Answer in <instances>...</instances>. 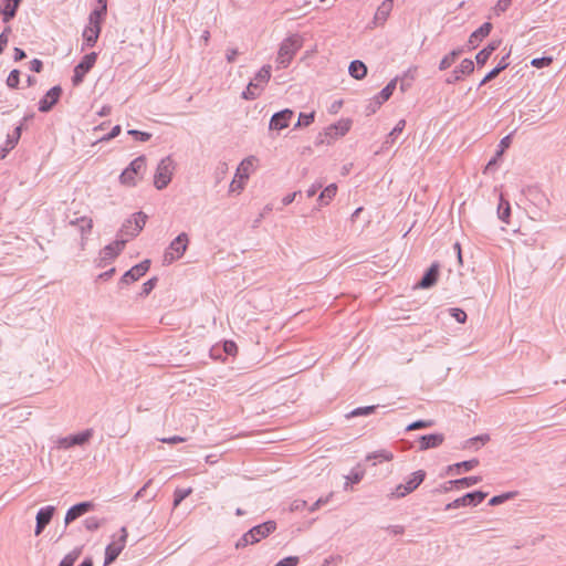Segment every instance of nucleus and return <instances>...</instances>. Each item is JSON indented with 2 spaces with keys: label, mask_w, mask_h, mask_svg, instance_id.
Segmentation results:
<instances>
[{
  "label": "nucleus",
  "mask_w": 566,
  "mask_h": 566,
  "mask_svg": "<svg viewBox=\"0 0 566 566\" xmlns=\"http://www.w3.org/2000/svg\"><path fill=\"white\" fill-rule=\"evenodd\" d=\"M302 46L303 40L298 34H292L284 39L276 56L277 69H286Z\"/></svg>",
  "instance_id": "1"
},
{
  "label": "nucleus",
  "mask_w": 566,
  "mask_h": 566,
  "mask_svg": "<svg viewBox=\"0 0 566 566\" xmlns=\"http://www.w3.org/2000/svg\"><path fill=\"white\" fill-rule=\"evenodd\" d=\"M276 530V523L274 521H268L259 524L247 533H244L237 542L235 547L241 548L248 545L259 543L262 538L268 537L271 533Z\"/></svg>",
  "instance_id": "2"
},
{
  "label": "nucleus",
  "mask_w": 566,
  "mask_h": 566,
  "mask_svg": "<svg viewBox=\"0 0 566 566\" xmlns=\"http://www.w3.org/2000/svg\"><path fill=\"white\" fill-rule=\"evenodd\" d=\"M147 221V214L143 211L134 213L130 218H128L122 226L118 231V239H127V241L136 235L143 230Z\"/></svg>",
  "instance_id": "3"
},
{
  "label": "nucleus",
  "mask_w": 566,
  "mask_h": 566,
  "mask_svg": "<svg viewBox=\"0 0 566 566\" xmlns=\"http://www.w3.org/2000/svg\"><path fill=\"white\" fill-rule=\"evenodd\" d=\"M256 161L254 156H250L244 158L237 168L235 176L230 184L229 191L240 193L245 185L247 179L249 178L254 163Z\"/></svg>",
  "instance_id": "4"
},
{
  "label": "nucleus",
  "mask_w": 566,
  "mask_h": 566,
  "mask_svg": "<svg viewBox=\"0 0 566 566\" xmlns=\"http://www.w3.org/2000/svg\"><path fill=\"white\" fill-rule=\"evenodd\" d=\"M174 169V160L169 156L163 158L159 161L154 176V186L158 190L166 188L168 184L171 181Z\"/></svg>",
  "instance_id": "5"
},
{
  "label": "nucleus",
  "mask_w": 566,
  "mask_h": 566,
  "mask_svg": "<svg viewBox=\"0 0 566 566\" xmlns=\"http://www.w3.org/2000/svg\"><path fill=\"white\" fill-rule=\"evenodd\" d=\"M426 478V472L423 470H418L413 472L406 483L399 484L395 488V490L390 493V499H402L406 495L412 493L418 486L423 482Z\"/></svg>",
  "instance_id": "6"
},
{
  "label": "nucleus",
  "mask_w": 566,
  "mask_h": 566,
  "mask_svg": "<svg viewBox=\"0 0 566 566\" xmlns=\"http://www.w3.org/2000/svg\"><path fill=\"white\" fill-rule=\"evenodd\" d=\"M127 537H128L127 528L125 526H123L120 528L119 536L116 537L114 535L112 542L106 546L104 566H108L119 556V554L123 552V549L126 546Z\"/></svg>",
  "instance_id": "7"
},
{
  "label": "nucleus",
  "mask_w": 566,
  "mask_h": 566,
  "mask_svg": "<svg viewBox=\"0 0 566 566\" xmlns=\"http://www.w3.org/2000/svg\"><path fill=\"white\" fill-rule=\"evenodd\" d=\"M188 242V235L184 232L175 238L165 251L164 263L170 264L180 259L187 250Z\"/></svg>",
  "instance_id": "8"
},
{
  "label": "nucleus",
  "mask_w": 566,
  "mask_h": 566,
  "mask_svg": "<svg viewBox=\"0 0 566 566\" xmlns=\"http://www.w3.org/2000/svg\"><path fill=\"white\" fill-rule=\"evenodd\" d=\"M93 437V430L86 429L82 432L70 434L67 437L57 438L55 440V446L59 449H70L75 446H84L86 444L91 438Z\"/></svg>",
  "instance_id": "9"
},
{
  "label": "nucleus",
  "mask_w": 566,
  "mask_h": 566,
  "mask_svg": "<svg viewBox=\"0 0 566 566\" xmlns=\"http://www.w3.org/2000/svg\"><path fill=\"white\" fill-rule=\"evenodd\" d=\"M97 59L95 52L88 53L83 56L82 61L75 66L72 82L74 85H78L83 82L85 75L94 66Z\"/></svg>",
  "instance_id": "10"
},
{
  "label": "nucleus",
  "mask_w": 566,
  "mask_h": 566,
  "mask_svg": "<svg viewBox=\"0 0 566 566\" xmlns=\"http://www.w3.org/2000/svg\"><path fill=\"white\" fill-rule=\"evenodd\" d=\"M126 242H127V239H118L117 238L114 242L106 245L101 251L98 266H103V265H105V263L113 261L124 249Z\"/></svg>",
  "instance_id": "11"
},
{
  "label": "nucleus",
  "mask_w": 566,
  "mask_h": 566,
  "mask_svg": "<svg viewBox=\"0 0 566 566\" xmlns=\"http://www.w3.org/2000/svg\"><path fill=\"white\" fill-rule=\"evenodd\" d=\"M150 261L145 260L136 265H134L132 269L126 271L124 275L119 280V285H126L130 284L137 280H139L143 275L146 274V272L149 270Z\"/></svg>",
  "instance_id": "12"
},
{
  "label": "nucleus",
  "mask_w": 566,
  "mask_h": 566,
  "mask_svg": "<svg viewBox=\"0 0 566 566\" xmlns=\"http://www.w3.org/2000/svg\"><path fill=\"white\" fill-rule=\"evenodd\" d=\"M352 126V120L347 118L339 119L337 123L329 125L324 130V136L331 140L337 139L338 137L344 136Z\"/></svg>",
  "instance_id": "13"
},
{
  "label": "nucleus",
  "mask_w": 566,
  "mask_h": 566,
  "mask_svg": "<svg viewBox=\"0 0 566 566\" xmlns=\"http://www.w3.org/2000/svg\"><path fill=\"white\" fill-rule=\"evenodd\" d=\"M294 116V112L290 108H285L272 115L270 119V129L282 130L290 125L291 119Z\"/></svg>",
  "instance_id": "14"
},
{
  "label": "nucleus",
  "mask_w": 566,
  "mask_h": 566,
  "mask_svg": "<svg viewBox=\"0 0 566 566\" xmlns=\"http://www.w3.org/2000/svg\"><path fill=\"white\" fill-rule=\"evenodd\" d=\"M444 440V436L442 433H429L418 436L415 440V443L418 444V449L420 451H424L428 449L439 447Z\"/></svg>",
  "instance_id": "15"
},
{
  "label": "nucleus",
  "mask_w": 566,
  "mask_h": 566,
  "mask_svg": "<svg viewBox=\"0 0 566 566\" xmlns=\"http://www.w3.org/2000/svg\"><path fill=\"white\" fill-rule=\"evenodd\" d=\"M62 94V88L60 86H53L50 88L46 94L39 102V111L42 113H46L51 111V108L59 102Z\"/></svg>",
  "instance_id": "16"
},
{
  "label": "nucleus",
  "mask_w": 566,
  "mask_h": 566,
  "mask_svg": "<svg viewBox=\"0 0 566 566\" xmlns=\"http://www.w3.org/2000/svg\"><path fill=\"white\" fill-rule=\"evenodd\" d=\"M55 512V507L52 505H48L41 507L36 514V525H35V535H40L46 525L51 522L53 514Z\"/></svg>",
  "instance_id": "17"
},
{
  "label": "nucleus",
  "mask_w": 566,
  "mask_h": 566,
  "mask_svg": "<svg viewBox=\"0 0 566 566\" xmlns=\"http://www.w3.org/2000/svg\"><path fill=\"white\" fill-rule=\"evenodd\" d=\"M474 71V63L470 59H464L460 65L447 78V83L452 84L461 80L462 75L470 74Z\"/></svg>",
  "instance_id": "18"
},
{
  "label": "nucleus",
  "mask_w": 566,
  "mask_h": 566,
  "mask_svg": "<svg viewBox=\"0 0 566 566\" xmlns=\"http://www.w3.org/2000/svg\"><path fill=\"white\" fill-rule=\"evenodd\" d=\"M92 507L93 504L91 502H81L78 504L73 505L67 510L65 514V524H70L71 522L75 521L76 518L88 512Z\"/></svg>",
  "instance_id": "19"
},
{
  "label": "nucleus",
  "mask_w": 566,
  "mask_h": 566,
  "mask_svg": "<svg viewBox=\"0 0 566 566\" xmlns=\"http://www.w3.org/2000/svg\"><path fill=\"white\" fill-rule=\"evenodd\" d=\"M438 276L439 265L433 263L423 274L421 280L418 282L417 286L421 289L432 287L437 283Z\"/></svg>",
  "instance_id": "20"
},
{
  "label": "nucleus",
  "mask_w": 566,
  "mask_h": 566,
  "mask_svg": "<svg viewBox=\"0 0 566 566\" xmlns=\"http://www.w3.org/2000/svg\"><path fill=\"white\" fill-rule=\"evenodd\" d=\"M488 493L482 491H474L464 494L463 496L458 499L460 506H476L480 504L485 497Z\"/></svg>",
  "instance_id": "21"
},
{
  "label": "nucleus",
  "mask_w": 566,
  "mask_h": 566,
  "mask_svg": "<svg viewBox=\"0 0 566 566\" xmlns=\"http://www.w3.org/2000/svg\"><path fill=\"white\" fill-rule=\"evenodd\" d=\"M492 24L484 22L479 29H476L469 38V44L475 48L485 36L490 34Z\"/></svg>",
  "instance_id": "22"
},
{
  "label": "nucleus",
  "mask_w": 566,
  "mask_h": 566,
  "mask_svg": "<svg viewBox=\"0 0 566 566\" xmlns=\"http://www.w3.org/2000/svg\"><path fill=\"white\" fill-rule=\"evenodd\" d=\"M99 33H101V25H94V24L88 23V25L83 31V39H84L85 45L88 48L94 46L98 39Z\"/></svg>",
  "instance_id": "23"
},
{
  "label": "nucleus",
  "mask_w": 566,
  "mask_h": 566,
  "mask_svg": "<svg viewBox=\"0 0 566 566\" xmlns=\"http://www.w3.org/2000/svg\"><path fill=\"white\" fill-rule=\"evenodd\" d=\"M479 464L478 459H471L462 462L454 463L452 465L448 467V473L452 474H460L462 471L468 472L473 470Z\"/></svg>",
  "instance_id": "24"
},
{
  "label": "nucleus",
  "mask_w": 566,
  "mask_h": 566,
  "mask_svg": "<svg viewBox=\"0 0 566 566\" xmlns=\"http://www.w3.org/2000/svg\"><path fill=\"white\" fill-rule=\"evenodd\" d=\"M406 127V120L400 119L392 130L387 135L385 142L382 143L381 150L388 149L395 142L398 135L402 133Z\"/></svg>",
  "instance_id": "25"
},
{
  "label": "nucleus",
  "mask_w": 566,
  "mask_h": 566,
  "mask_svg": "<svg viewBox=\"0 0 566 566\" xmlns=\"http://www.w3.org/2000/svg\"><path fill=\"white\" fill-rule=\"evenodd\" d=\"M70 224L76 226L78 228V230L81 231L82 235H84L85 233L91 232L92 227H93V220L88 217H81L75 220H72L70 222ZM84 244H85V238L82 237V242H81L82 248L84 247Z\"/></svg>",
  "instance_id": "26"
},
{
  "label": "nucleus",
  "mask_w": 566,
  "mask_h": 566,
  "mask_svg": "<svg viewBox=\"0 0 566 566\" xmlns=\"http://www.w3.org/2000/svg\"><path fill=\"white\" fill-rule=\"evenodd\" d=\"M398 77L392 78L376 96L377 105H382L392 95L397 86Z\"/></svg>",
  "instance_id": "27"
},
{
  "label": "nucleus",
  "mask_w": 566,
  "mask_h": 566,
  "mask_svg": "<svg viewBox=\"0 0 566 566\" xmlns=\"http://www.w3.org/2000/svg\"><path fill=\"white\" fill-rule=\"evenodd\" d=\"M392 7H394L392 0H384L375 13V21L379 22V23H384L388 19V17L392 10Z\"/></svg>",
  "instance_id": "28"
},
{
  "label": "nucleus",
  "mask_w": 566,
  "mask_h": 566,
  "mask_svg": "<svg viewBox=\"0 0 566 566\" xmlns=\"http://www.w3.org/2000/svg\"><path fill=\"white\" fill-rule=\"evenodd\" d=\"M490 440L489 434H480L463 441L461 448L462 449H472L479 450L482 446H484Z\"/></svg>",
  "instance_id": "29"
},
{
  "label": "nucleus",
  "mask_w": 566,
  "mask_h": 566,
  "mask_svg": "<svg viewBox=\"0 0 566 566\" xmlns=\"http://www.w3.org/2000/svg\"><path fill=\"white\" fill-rule=\"evenodd\" d=\"M348 72L352 77H354L356 80H361L367 74V67H366L365 63H363L361 61L355 60V61L350 62V64L348 66Z\"/></svg>",
  "instance_id": "30"
},
{
  "label": "nucleus",
  "mask_w": 566,
  "mask_h": 566,
  "mask_svg": "<svg viewBox=\"0 0 566 566\" xmlns=\"http://www.w3.org/2000/svg\"><path fill=\"white\" fill-rule=\"evenodd\" d=\"M21 0H4L3 22H9L17 14Z\"/></svg>",
  "instance_id": "31"
},
{
  "label": "nucleus",
  "mask_w": 566,
  "mask_h": 566,
  "mask_svg": "<svg viewBox=\"0 0 566 566\" xmlns=\"http://www.w3.org/2000/svg\"><path fill=\"white\" fill-rule=\"evenodd\" d=\"M271 77V66L264 65L259 72L255 74L254 78L251 82L259 84V88L263 90L264 85L270 81Z\"/></svg>",
  "instance_id": "32"
},
{
  "label": "nucleus",
  "mask_w": 566,
  "mask_h": 566,
  "mask_svg": "<svg viewBox=\"0 0 566 566\" xmlns=\"http://www.w3.org/2000/svg\"><path fill=\"white\" fill-rule=\"evenodd\" d=\"M482 481L481 476H467L457 480L448 481V484L454 485L458 489L470 488Z\"/></svg>",
  "instance_id": "33"
},
{
  "label": "nucleus",
  "mask_w": 566,
  "mask_h": 566,
  "mask_svg": "<svg viewBox=\"0 0 566 566\" xmlns=\"http://www.w3.org/2000/svg\"><path fill=\"white\" fill-rule=\"evenodd\" d=\"M392 458H394V454L390 451L382 449V450H378L373 453H369L366 457V461H373V465H376L377 462L391 461Z\"/></svg>",
  "instance_id": "34"
},
{
  "label": "nucleus",
  "mask_w": 566,
  "mask_h": 566,
  "mask_svg": "<svg viewBox=\"0 0 566 566\" xmlns=\"http://www.w3.org/2000/svg\"><path fill=\"white\" fill-rule=\"evenodd\" d=\"M337 186L335 184L328 185L319 195L318 202L321 206H326L336 196Z\"/></svg>",
  "instance_id": "35"
},
{
  "label": "nucleus",
  "mask_w": 566,
  "mask_h": 566,
  "mask_svg": "<svg viewBox=\"0 0 566 566\" xmlns=\"http://www.w3.org/2000/svg\"><path fill=\"white\" fill-rule=\"evenodd\" d=\"M497 43L492 42L486 48L481 50L475 56L478 65H484L491 54L497 49Z\"/></svg>",
  "instance_id": "36"
},
{
  "label": "nucleus",
  "mask_w": 566,
  "mask_h": 566,
  "mask_svg": "<svg viewBox=\"0 0 566 566\" xmlns=\"http://www.w3.org/2000/svg\"><path fill=\"white\" fill-rule=\"evenodd\" d=\"M497 216L499 219L505 223H509V218L511 216V207L509 201H506L502 196L500 197V202L497 206Z\"/></svg>",
  "instance_id": "37"
},
{
  "label": "nucleus",
  "mask_w": 566,
  "mask_h": 566,
  "mask_svg": "<svg viewBox=\"0 0 566 566\" xmlns=\"http://www.w3.org/2000/svg\"><path fill=\"white\" fill-rule=\"evenodd\" d=\"M107 4H98L96 9H94L88 17V23L94 25H101V19L106 14Z\"/></svg>",
  "instance_id": "38"
},
{
  "label": "nucleus",
  "mask_w": 566,
  "mask_h": 566,
  "mask_svg": "<svg viewBox=\"0 0 566 566\" xmlns=\"http://www.w3.org/2000/svg\"><path fill=\"white\" fill-rule=\"evenodd\" d=\"M365 475V471L360 468V465H357L354 468L348 475H346V484L345 488L349 484H357L359 483Z\"/></svg>",
  "instance_id": "39"
},
{
  "label": "nucleus",
  "mask_w": 566,
  "mask_h": 566,
  "mask_svg": "<svg viewBox=\"0 0 566 566\" xmlns=\"http://www.w3.org/2000/svg\"><path fill=\"white\" fill-rule=\"evenodd\" d=\"M378 408V406H367V407H358V408H355L353 409L352 411H349L348 413L345 415V418L347 420H349L350 418L353 417H358V416H368L373 412H375V410Z\"/></svg>",
  "instance_id": "40"
},
{
  "label": "nucleus",
  "mask_w": 566,
  "mask_h": 566,
  "mask_svg": "<svg viewBox=\"0 0 566 566\" xmlns=\"http://www.w3.org/2000/svg\"><path fill=\"white\" fill-rule=\"evenodd\" d=\"M127 168H129L130 171L135 172L138 176L142 175L146 170L145 156H139L135 158Z\"/></svg>",
  "instance_id": "41"
},
{
  "label": "nucleus",
  "mask_w": 566,
  "mask_h": 566,
  "mask_svg": "<svg viewBox=\"0 0 566 566\" xmlns=\"http://www.w3.org/2000/svg\"><path fill=\"white\" fill-rule=\"evenodd\" d=\"M261 91L262 90L259 88V84L250 82L245 91L242 92V97L248 101L254 99L260 95Z\"/></svg>",
  "instance_id": "42"
},
{
  "label": "nucleus",
  "mask_w": 566,
  "mask_h": 566,
  "mask_svg": "<svg viewBox=\"0 0 566 566\" xmlns=\"http://www.w3.org/2000/svg\"><path fill=\"white\" fill-rule=\"evenodd\" d=\"M314 118H315V113L314 112H311V113H300L298 119H297V123L294 126V129L310 126L314 122Z\"/></svg>",
  "instance_id": "43"
},
{
  "label": "nucleus",
  "mask_w": 566,
  "mask_h": 566,
  "mask_svg": "<svg viewBox=\"0 0 566 566\" xmlns=\"http://www.w3.org/2000/svg\"><path fill=\"white\" fill-rule=\"evenodd\" d=\"M138 175H136L135 172L130 171L129 168H126L119 176V180L123 185L125 186H135L136 185V178H137Z\"/></svg>",
  "instance_id": "44"
},
{
  "label": "nucleus",
  "mask_w": 566,
  "mask_h": 566,
  "mask_svg": "<svg viewBox=\"0 0 566 566\" xmlns=\"http://www.w3.org/2000/svg\"><path fill=\"white\" fill-rule=\"evenodd\" d=\"M460 53H461L460 50H454L451 53H449L448 55H446L440 61L439 69L441 71L449 69L454 63L455 59L459 56Z\"/></svg>",
  "instance_id": "45"
},
{
  "label": "nucleus",
  "mask_w": 566,
  "mask_h": 566,
  "mask_svg": "<svg viewBox=\"0 0 566 566\" xmlns=\"http://www.w3.org/2000/svg\"><path fill=\"white\" fill-rule=\"evenodd\" d=\"M192 493L191 488L187 489H176L174 492V507L179 506V504L190 494Z\"/></svg>",
  "instance_id": "46"
},
{
  "label": "nucleus",
  "mask_w": 566,
  "mask_h": 566,
  "mask_svg": "<svg viewBox=\"0 0 566 566\" xmlns=\"http://www.w3.org/2000/svg\"><path fill=\"white\" fill-rule=\"evenodd\" d=\"M22 132V124L15 127L12 134L8 135L7 145L9 149H13L18 144Z\"/></svg>",
  "instance_id": "47"
},
{
  "label": "nucleus",
  "mask_w": 566,
  "mask_h": 566,
  "mask_svg": "<svg viewBox=\"0 0 566 566\" xmlns=\"http://www.w3.org/2000/svg\"><path fill=\"white\" fill-rule=\"evenodd\" d=\"M7 85L10 88H17L20 83V72L18 70H12L7 77Z\"/></svg>",
  "instance_id": "48"
},
{
  "label": "nucleus",
  "mask_w": 566,
  "mask_h": 566,
  "mask_svg": "<svg viewBox=\"0 0 566 566\" xmlns=\"http://www.w3.org/2000/svg\"><path fill=\"white\" fill-rule=\"evenodd\" d=\"M503 70H505V65H497L493 70H491L484 78L481 81L480 86L486 84L491 80L495 78Z\"/></svg>",
  "instance_id": "49"
},
{
  "label": "nucleus",
  "mask_w": 566,
  "mask_h": 566,
  "mask_svg": "<svg viewBox=\"0 0 566 566\" xmlns=\"http://www.w3.org/2000/svg\"><path fill=\"white\" fill-rule=\"evenodd\" d=\"M450 315L458 322V323H465L467 321V313L458 307L449 308Z\"/></svg>",
  "instance_id": "50"
},
{
  "label": "nucleus",
  "mask_w": 566,
  "mask_h": 566,
  "mask_svg": "<svg viewBox=\"0 0 566 566\" xmlns=\"http://www.w3.org/2000/svg\"><path fill=\"white\" fill-rule=\"evenodd\" d=\"M553 62V59L549 56H543V57H535L531 61V64L534 67L541 69L548 66Z\"/></svg>",
  "instance_id": "51"
},
{
  "label": "nucleus",
  "mask_w": 566,
  "mask_h": 566,
  "mask_svg": "<svg viewBox=\"0 0 566 566\" xmlns=\"http://www.w3.org/2000/svg\"><path fill=\"white\" fill-rule=\"evenodd\" d=\"M156 283H157V279L156 277H153V279H149L148 281H146L143 284V289H142L140 295H148L155 289Z\"/></svg>",
  "instance_id": "52"
},
{
  "label": "nucleus",
  "mask_w": 566,
  "mask_h": 566,
  "mask_svg": "<svg viewBox=\"0 0 566 566\" xmlns=\"http://www.w3.org/2000/svg\"><path fill=\"white\" fill-rule=\"evenodd\" d=\"M128 134L134 136L135 138H137L140 142H147L151 137V134L146 133V132H140V130H137V129H129Z\"/></svg>",
  "instance_id": "53"
},
{
  "label": "nucleus",
  "mask_w": 566,
  "mask_h": 566,
  "mask_svg": "<svg viewBox=\"0 0 566 566\" xmlns=\"http://www.w3.org/2000/svg\"><path fill=\"white\" fill-rule=\"evenodd\" d=\"M297 564H298V557L289 556V557L281 559L274 566H297Z\"/></svg>",
  "instance_id": "54"
},
{
  "label": "nucleus",
  "mask_w": 566,
  "mask_h": 566,
  "mask_svg": "<svg viewBox=\"0 0 566 566\" xmlns=\"http://www.w3.org/2000/svg\"><path fill=\"white\" fill-rule=\"evenodd\" d=\"M84 524L88 531H95L101 526V522L97 517H88L84 521Z\"/></svg>",
  "instance_id": "55"
},
{
  "label": "nucleus",
  "mask_w": 566,
  "mask_h": 566,
  "mask_svg": "<svg viewBox=\"0 0 566 566\" xmlns=\"http://www.w3.org/2000/svg\"><path fill=\"white\" fill-rule=\"evenodd\" d=\"M512 0H499L494 7V11L496 14L505 12L511 6Z\"/></svg>",
  "instance_id": "56"
},
{
  "label": "nucleus",
  "mask_w": 566,
  "mask_h": 566,
  "mask_svg": "<svg viewBox=\"0 0 566 566\" xmlns=\"http://www.w3.org/2000/svg\"><path fill=\"white\" fill-rule=\"evenodd\" d=\"M77 553H70L67 554L60 563L59 566H73L76 558H77Z\"/></svg>",
  "instance_id": "57"
},
{
  "label": "nucleus",
  "mask_w": 566,
  "mask_h": 566,
  "mask_svg": "<svg viewBox=\"0 0 566 566\" xmlns=\"http://www.w3.org/2000/svg\"><path fill=\"white\" fill-rule=\"evenodd\" d=\"M10 31H11V29L8 27L0 34V53L3 52V50L6 49V46H7L8 42H9L8 34L10 33Z\"/></svg>",
  "instance_id": "58"
},
{
  "label": "nucleus",
  "mask_w": 566,
  "mask_h": 566,
  "mask_svg": "<svg viewBox=\"0 0 566 566\" xmlns=\"http://www.w3.org/2000/svg\"><path fill=\"white\" fill-rule=\"evenodd\" d=\"M511 497V494L510 493H506V494H501V495H496V496H493L489 504L492 505V506H495V505H499L503 502H505L506 500H509Z\"/></svg>",
  "instance_id": "59"
},
{
  "label": "nucleus",
  "mask_w": 566,
  "mask_h": 566,
  "mask_svg": "<svg viewBox=\"0 0 566 566\" xmlns=\"http://www.w3.org/2000/svg\"><path fill=\"white\" fill-rule=\"evenodd\" d=\"M120 126L119 125H116L112 128V130L104 137L101 138L102 142L104 140H111L113 138H115L116 136H118L120 134Z\"/></svg>",
  "instance_id": "60"
},
{
  "label": "nucleus",
  "mask_w": 566,
  "mask_h": 566,
  "mask_svg": "<svg viewBox=\"0 0 566 566\" xmlns=\"http://www.w3.org/2000/svg\"><path fill=\"white\" fill-rule=\"evenodd\" d=\"M510 144H511V136L507 135V136L503 137L500 142L501 149L496 153V156L497 157L501 156L503 154L504 149L510 146Z\"/></svg>",
  "instance_id": "61"
},
{
  "label": "nucleus",
  "mask_w": 566,
  "mask_h": 566,
  "mask_svg": "<svg viewBox=\"0 0 566 566\" xmlns=\"http://www.w3.org/2000/svg\"><path fill=\"white\" fill-rule=\"evenodd\" d=\"M42 67H43V63L39 59H33L30 62V70L35 72V73H40L42 71Z\"/></svg>",
  "instance_id": "62"
},
{
  "label": "nucleus",
  "mask_w": 566,
  "mask_h": 566,
  "mask_svg": "<svg viewBox=\"0 0 566 566\" xmlns=\"http://www.w3.org/2000/svg\"><path fill=\"white\" fill-rule=\"evenodd\" d=\"M239 55V51L237 49H228L226 52V59L228 63H233Z\"/></svg>",
  "instance_id": "63"
},
{
  "label": "nucleus",
  "mask_w": 566,
  "mask_h": 566,
  "mask_svg": "<svg viewBox=\"0 0 566 566\" xmlns=\"http://www.w3.org/2000/svg\"><path fill=\"white\" fill-rule=\"evenodd\" d=\"M224 352L228 355H234L237 353V345L233 342H226L224 343Z\"/></svg>",
  "instance_id": "64"
}]
</instances>
